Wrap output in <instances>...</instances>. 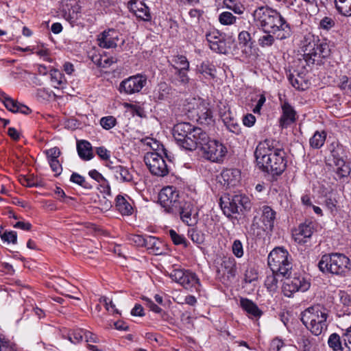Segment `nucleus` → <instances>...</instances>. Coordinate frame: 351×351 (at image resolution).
<instances>
[{
  "label": "nucleus",
  "mask_w": 351,
  "mask_h": 351,
  "mask_svg": "<svg viewBox=\"0 0 351 351\" xmlns=\"http://www.w3.org/2000/svg\"><path fill=\"white\" fill-rule=\"evenodd\" d=\"M254 156L258 168L272 176L282 174L287 167L285 152L274 139L261 141L256 146Z\"/></svg>",
  "instance_id": "f257e3e1"
},
{
  "label": "nucleus",
  "mask_w": 351,
  "mask_h": 351,
  "mask_svg": "<svg viewBox=\"0 0 351 351\" xmlns=\"http://www.w3.org/2000/svg\"><path fill=\"white\" fill-rule=\"evenodd\" d=\"M252 16L256 27L261 31H269L277 34V39L283 40L289 38L293 31L290 24L276 10L267 5L256 8Z\"/></svg>",
  "instance_id": "f03ea898"
},
{
  "label": "nucleus",
  "mask_w": 351,
  "mask_h": 351,
  "mask_svg": "<svg viewBox=\"0 0 351 351\" xmlns=\"http://www.w3.org/2000/svg\"><path fill=\"white\" fill-rule=\"evenodd\" d=\"M328 316V310L317 304L304 310L301 314V321L312 334L319 336L327 330Z\"/></svg>",
  "instance_id": "7ed1b4c3"
},
{
  "label": "nucleus",
  "mask_w": 351,
  "mask_h": 351,
  "mask_svg": "<svg viewBox=\"0 0 351 351\" xmlns=\"http://www.w3.org/2000/svg\"><path fill=\"white\" fill-rule=\"evenodd\" d=\"M202 132L199 128H195L189 123L182 122L174 125L173 136L180 147L191 151L197 147V142Z\"/></svg>",
  "instance_id": "20e7f679"
},
{
  "label": "nucleus",
  "mask_w": 351,
  "mask_h": 351,
  "mask_svg": "<svg viewBox=\"0 0 351 351\" xmlns=\"http://www.w3.org/2000/svg\"><path fill=\"white\" fill-rule=\"evenodd\" d=\"M318 267L322 272L345 276L351 269V262L350 258L343 254L332 253L322 256Z\"/></svg>",
  "instance_id": "39448f33"
},
{
  "label": "nucleus",
  "mask_w": 351,
  "mask_h": 351,
  "mask_svg": "<svg viewBox=\"0 0 351 351\" xmlns=\"http://www.w3.org/2000/svg\"><path fill=\"white\" fill-rule=\"evenodd\" d=\"M197 143L204 157L212 162H219L227 154V148L220 141L210 138L204 131L202 132Z\"/></svg>",
  "instance_id": "423d86ee"
},
{
  "label": "nucleus",
  "mask_w": 351,
  "mask_h": 351,
  "mask_svg": "<svg viewBox=\"0 0 351 351\" xmlns=\"http://www.w3.org/2000/svg\"><path fill=\"white\" fill-rule=\"evenodd\" d=\"M184 110L191 116L195 117L202 125H210L214 122L213 111L205 100L198 97H191L185 101Z\"/></svg>",
  "instance_id": "0eeeda50"
},
{
  "label": "nucleus",
  "mask_w": 351,
  "mask_h": 351,
  "mask_svg": "<svg viewBox=\"0 0 351 351\" xmlns=\"http://www.w3.org/2000/svg\"><path fill=\"white\" fill-rule=\"evenodd\" d=\"M268 265L271 271L284 277L289 276L292 269L291 256L283 247H276L269 253L267 258Z\"/></svg>",
  "instance_id": "6e6552de"
},
{
  "label": "nucleus",
  "mask_w": 351,
  "mask_h": 351,
  "mask_svg": "<svg viewBox=\"0 0 351 351\" xmlns=\"http://www.w3.org/2000/svg\"><path fill=\"white\" fill-rule=\"evenodd\" d=\"M220 206L227 217H231L234 213H239L243 209L250 208L249 198L241 194L224 195L220 198Z\"/></svg>",
  "instance_id": "1a4fd4ad"
},
{
  "label": "nucleus",
  "mask_w": 351,
  "mask_h": 351,
  "mask_svg": "<svg viewBox=\"0 0 351 351\" xmlns=\"http://www.w3.org/2000/svg\"><path fill=\"white\" fill-rule=\"evenodd\" d=\"M159 202L165 211L170 214H177L180 199L179 192L172 186L163 188L159 193Z\"/></svg>",
  "instance_id": "9d476101"
},
{
  "label": "nucleus",
  "mask_w": 351,
  "mask_h": 351,
  "mask_svg": "<svg viewBox=\"0 0 351 351\" xmlns=\"http://www.w3.org/2000/svg\"><path fill=\"white\" fill-rule=\"evenodd\" d=\"M144 162L152 175L164 177L169 173L166 161L156 152H147L144 156Z\"/></svg>",
  "instance_id": "9b49d317"
},
{
  "label": "nucleus",
  "mask_w": 351,
  "mask_h": 351,
  "mask_svg": "<svg viewBox=\"0 0 351 351\" xmlns=\"http://www.w3.org/2000/svg\"><path fill=\"white\" fill-rule=\"evenodd\" d=\"M305 61L308 64H313L317 57L326 58L330 55L329 45L324 42L316 44L315 41H309L302 47Z\"/></svg>",
  "instance_id": "f8f14e48"
},
{
  "label": "nucleus",
  "mask_w": 351,
  "mask_h": 351,
  "mask_svg": "<svg viewBox=\"0 0 351 351\" xmlns=\"http://www.w3.org/2000/svg\"><path fill=\"white\" fill-rule=\"evenodd\" d=\"M169 277L186 289H197L199 285V280L196 274L189 270L174 269L169 274Z\"/></svg>",
  "instance_id": "ddd939ff"
},
{
  "label": "nucleus",
  "mask_w": 351,
  "mask_h": 351,
  "mask_svg": "<svg viewBox=\"0 0 351 351\" xmlns=\"http://www.w3.org/2000/svg\"><path fill=\"white\" fill-rule=\"evenodd\" d=\"M147 82V76L138 73L123 80L119 84V90L126 95L139 93L146 86Z\"/></svg>",
  "instance_id": "4468645a"
},
{
  "label": "nucleus",
  "mask_w": 351,
  "mask_h": 351,
  "mask_svg": "<svg viewBox=\"0 0 351 351\" xmlns=\"http://www.w3.org/2000/svg\"><path fill=\"white\" fill-rule=\"evenodd\" d=\"M237 261L232 256H224L217 266V275L223 283L231 281L237 275Z\"/></svg>",
  "instance_id": "2eb2a0df"
},
{
  "label": "nucleus",
  "mask_w": 351,
  "mask_h": 351,
  "mask_svg": "<svg viewBox=\"0 0 351 351\" xmlns=\"http://www.w3.org/2000/svg\"><path fill=\"white\" fill-rule=\"evenodd\" d=\"M287 276V280L282 286L284 294L291 297L293 293L296 291H306L310 287V283L301 275H296L291 278Z\"/></svg>",
  "instance_id": "dca6fc26"
},
{
  "label": "nucleus",
  "mask_w": 351,
  "mask_h": 351,
  "mask_svg": "<svg viewBox=\"0 0 351 351\" xmlns=\"http://www.w3.org/2000/svg\"><path fill=\"white\" fill-rule=\"evenodd\" d=\"M315 230V224L311 221H305L292 230V237L298 244H304Z\"/></svg>",
  "instance_id": "f3484780"
},
{
  "label": "nucleus",
  "mask_w": 351,
  "mask_h": 351,
  "mask_svg": "<svg viewBox=\"0 0 351 351\" xmlns=\"http://www.w3.org/2000/svg\"><path fill=\"white\" fill-rule=\"evenodd\" d=\"M178 213L181 220L188 226H194L198 221V212L191 202H182Z\"/></svg>",
  "instance_id": "a211bd4d"
},
{
  "label": "nucleus",
  "mask_w": 351,
  "mask_h": 351,
  "mask_svg": "<svg viewBox=\"0 0 351 351\" xmlns=\"http://www.w3.org/2000/svg\"><path fill=\"white\" fill-rule=\"evenodd\" d=\"M206 38L211 50L219 53H228V47L224 36L218 30L209 31L206 34Z\"/></svg>",
  "instance_id": "6ab92c4d"
},
{
  "label": "nucleus",
  "mask_w": 351,
  "mask_h": 351,
  "mask_svg": "<svg viewBox=\"0 0 351 351\" xmlns=\"http://www.w3.org/2000/svg\"><path fill=\"white\" fill-rule=\"evenodd\" d=\"M61 11L63 17L71 24L75 23L81 16V6L75 0H66L62 2Z\"/></svg>",
  "instance_id": "aec40b11"
},
{
  "label": "nucleus",
  "mask_w": 351,
  "mask_h": 351,
  "mask_svg": "<svg viewBox=\"0 0 351 351\" xmlns=\"http://www.w3.org/2000/svg\"><path fill=\"white\" fill-rule=\"evenodd\" d=\"M119 32L114 29L104 30L97 36L98 45L104 49L115 48L119 40Z\"/></svg>",
  "instance_id": "412c9836"
},
{
  "label": "nucleus",
  "mask_w": 351,
  "mask_h": 351,
  "mask_svg": "<svg viewBox=\"0 0 351 351\" xmlns=\"http://www.w3.org/2000/svg\"><path fill=\"white\" fill-rule=\"evenodd\" d=\"M221 177L224 185L228 187L237 186L241 180V172L237 169H226L221 173Z\"/></svg>",
  "instance_id": "4be33fe9"
},
{
  "label": "nucleus",
  "mask_w": 351,
  "mask_h": 351,
  "mask_svg": "<svg viewBox=\"0 0 351 351\" xmlns=\"http://www.w3.org/2000/svg\"><path fill=\"white\" fill-rule=\"evenodd\" d=\"M240 305L250 319H258L263 315V311L251 300L247 298H241Z\"/></svg>",
  "instance_id": "5701e85b"
},
{
  "label": "nucleus",
  "mask_w": 351,
  "mask_h": 351,
  "mask_svg": "<svg viewBox=\"0 0 351 351\" xmlns=\"http://www.w3.org/2000/svg\"><path fill=\"white\" fill-rule=\"evenodd\" d=\"M130 10L137 18L144 21H149L152 19L149 8L141 1L131 3Z\"/></svg>",
  "instance_id": "b1692460"
},
{
  "label": "nucleus",
  "mask_w": 351,
  "mask_h": 351,
  "mask_svg": "<svg viewBox=\"0 0 351 351\" xmlns=\"http://www.w3.org/2000/svg\"><path fill=\"white\" fill-rule=\"evenodd\" d=\"M276 212L269 206H264L262 208L261 221L265 231H272L276 219Z\"/></svg>",
  "instance_id": "393cba45"
},
{
  "label": "nucleus",
  "mask_w": 351,
  "mask_h": 351,
  "mask_svg": "<svg viewBox=\"0 0 351 351\" xmlns=\"http://www.w3.org/2000/svg\"><path fill=\"white\" fill-rule=\"evenodd\" d=\"M130 198L127 195H118L115 199V206L123 215H130L133 211Z\"/></svg>",
  "instance_id": "a878e982"
},
{
  "label": "nucleus",
  "mask_w": 351,
  "mask_h": 351,
  "mask_svg": "<svg viewBox=\"0 0 351 351\" xmlns=\"http://www.w3.org/2000/svg\"><path fill=\"white\" fill-rule=\"evenodd\" d=\"M282 115L280 117V125L282 127H287L295 121V111L288 103L284 102L282 105Z\"/></svg>",
  "instance_id": "bb28decb"
},
{
  "label": "nucleus",
  "mask_w": 351,
  "mask_h": 351,
  "mask_svg": "<svg viewBox=\"0 0 351 351\" xmlns=\"http://www.w3.org/2000/svg\"><path fill=\"white\" fill-rule=\"evenodd\" d=\"M333 165V171L335 172V178L338 180L347 178L351 171L350 163L345 160H338L337 163Z\"/></svg>",
  "instance_id": "cd10ccee"
},
{
  "label": "nucleus",
  "mask_w": 351,
  "mask_h": 351,
  "mask_svg": "<svg viewBox=\"0 0 351 351\" xmlns=\"http://www.w3.org/2000/svg\"><path fill=\"white\" fill-rule=\"evenodd\" d=\"M77 150L80 158L84 160H89L93 157L91 144L87 141H78Z\"/></svg>",
  "instance_id": "c85d7f7f"
},
{
  "label": "nucleus",
  "mask_w": 351,
  "mask_h": 351,
  "mask_svg": "<svg viewBox=\"0 0 351 351\" xmlns=\"http://www.w3.org/2000/svg\"><path fill=\"white\" fill-rule=\"evenodd\" d=\"M5 107L10 111L14 113H21L24 114H28L30 113V109L25 105H23L13 99L6 100V103L4 104Z\"/></svg>",
  "instance_id": "c756f323"
},
{
  "label": "nucleus",
  "mask_w": 351,
  "mask_h": 351,
  "mask_svg": "<svg viewBox=\"0 0 351 351\" xmlns=\"http://www.w3.org/2000/svg\"><path fill=\"white\" fill-rule=\"evenodd\" d=\"M162 243L155 237L146 236L145 247L152 253L158 255L162 253Z\"/></svg>",
  "instance_id": "7c9ffc66"
},
{
  "label": "nucleus",
  "mask_w": 351,
  "mask_h": 351,
  "mask_svg": "<svg viewBox=\"0 0 351 351\" xmlns=\"http://www.w3.org/2000/svg\"><path fill=\"white\" fill-rule=\"evenodd\" d=\"M113 169L117 180L123 182H130L133 180V176L127 167L118 165Z\"/></svg>",
  "instance_id": "2f4dec72"
},
{
  "label": "nucleus",
  "mask_w": 351,
  "mask_h": 351,
  "mask_svg": "<svg viewBox=\"0 0 351 351\" xmlns=\"http://www.w3.org/2000/svg\"><path fill=\"white\" fill-rule=\"evenodd\" d=\"M51 83L55 88H63L66 80L61 71L58 69H51L50 71Z\"/></svg>",
  "instance_id": "473e14b6"
},
{
  "label": "nucleus",
  "mask_w": 351,
  "mask_h": 351,
  "mask_svg": "<svg viewBox=\"0 0 351 351\" xmlns=\"http://www.w3.org/2000/svg\"><path fill=\"white\" fill-rule=\"evenodd\" d=\"M263 34L258 39V44L262 48H268L271 47L277 39V34H274L271 32L262 31Z\"/></svg>",
  "instance_id": "72a5a7b5"
},
{
  "label": "nucleus",
  "mask_w": 351,
  "mask_h": 351,
  "mask_svg": "<svg viewBox=\"0 0 351 351\" xmlns=\"http://www.w3.org/2000/svg\"><path fill=\"white\" fill-rule=\"evenodd\" d=\"M326 138V132L316 131L313 136L309 139L310 146L313 149H319L324 145Z\"/></svg>",
  "instance_id": "f704fd0d"
},
{
  "label": "nucleus",
  "mask_w": 351,
  "mask_h": 351,
  "mask_svg": "<svg viewBox=\"0 0 351 351\" xmlns=\"http://www.w3.org/2000/svg\"><path fill=\"white\" fill-rule=\"evenodd\" d=\"M169 93V88L165 83L160 84L153 92V99L156 101L165 99Z\"/></svg>",
  "instance_id": "c9c22d12"
},
{
  "label": "nucleus",
  "mask_w": 351,
  "mask_h": 351,
  "mask_svg": "<svg viewBox=\"0 0 351 351\" xmlns=\"http://www.w3.org/2000/svg\"><path fill=\"white\" fill-rule=\"evenodd\" d=\"M335 8L341 15L351 16V0H335Z\"/></svg>",
  "instance_id": "e433bc0d"
},
{
  "label": "nucleus",
  "mask_w": 351,
  "mask_h": 351,
  "mask_svg": "<svg viewBox=\"0 0 351 351\" xmlns=\"http://www.w3.org/2000/svg\"><path fill=\"white\" fill-rule=\"evenodd\" d=\"M199 72L205 77L215 78L216 76L215 66L208 62H203L198 68Z\"/></svg>",
  "instance_id": "4c0bfd02"
},
{
  "label": "nucleus",
  "mask_w": 351,
  "mask_h": 351,
  "mask_svg": "<svg viewBox=\"0 0 351 351\" xmlns=\"http://www.w3.org/2000/svg\"><path fill=\"white\" fill-rule=\"evenodd\" d=\"M330 151L331 160L334 164L337 163L338 160H344L341 156L343 149L337 143H332L329 147Z\"/></svg>",
  "instance_id": "58836bf2"
},
{
  "label": "nucleus",
  "mask_w": 351,
  "mask_h": 351,
  "mask_svg": "<svg viewBox=\"0 0 351 351\" xmlns=\"http://www.w3.org/2000/svg\"><path fill=\"white\" fill-rule=\"evenodd\" d=\"M86 331L82 328L73 329L68 334V339L73 343H78L84 339Z\"/></svg>",
  "instance_id": "ea45409f"
},
{
  "label": "nucleus",
  "mask_w": 351,
  "mask_h": 351,
  "mask_svg": "<svg viewBox=\"0 0 351 351\" xmlns=\"http://www.w3.org/2000/svg\"><path fill=\"white\" fill-rule=\"evenodd\" d=\"M171 62L173 63V67L178 69H189V62L186 58L182 55H178L173 57Z\"/></svg>",
  "instance_id": "a19ab883"
},
{
  "label": "nucleus",
  "mask_w": 351,
  "mask_h": 351,
  "mask_svg": "<svg viewBox=\"0 0 351 351\" xmlns=\"http://www.w3.org/2000/svg\"><path fill=\"white\" fill-rule=\"evenodd\" d=\"M70 181L86 189H90L93 187L84 176L77 173H73L71 174Z\"/></svg>",
  "instance_id": "79ce46f5"
},
{
  "label": "nucleus",
  "mask_w": 351,
  "mask_h": 351,
  "mask_svg": "<svg viewBox=\"0 0 351 351\" xmlns=\"http://www.w3.org/2000/svg\"><path fill=\"white\" fill-rule=\"evenodd\" d=\"M219 22L223 25H231L236 23L237 17L230 12H223L218 17Z\"/></svg>",
  "instance_id": "37998d69"
},
{
  "label": "nucleus",
  "mask_w": 351,
  "mask_h": 351,
  "mask_svg": "<svg viewBox=\"0 0 351 351\" xmlns=\"http://www.w3.org/2000/svg\"><path fill=\"white\" fill-rule=\"evenodd\" d=\"M289 80L291 85L297 90H303L307 86L306 82L299 75H298L296 77L294 76L293 75H289Z\"/></svg>",
  "instance_id": "c03bdc74"
},
{
  "label": "nucleus",
  "mask_w": 351,
  "mask_h": 351,
  "mask_svg": "<svg viewBox=\"0 0 351 351\" xmlns=\"http://www.w3.org/2000/svg\"><path fill=\"white\" fill-rule=\"evenodd\" d=\"M32 53H36L37 56L43 58L44 60L51 62V59L49 57V50L47 49L44 44L38 45L36 47H34V51Z\"/></svg>",
  "instance_id": "a18cd8bd"
},
{
  "label": "nucleus",
  "mask_w": 351,
  "mask_h": 351,
  "mask_svg": "<svg viewBox=\"0 0 351 351\" xmlns=\"http://www.w3.org/2000/svg\"><path fill=\"white\" fill-rule=\"evenodd\" d=\"M328 346L332 348L334 350H341L343 351V344L341 343V341L340 340V337L336 334L333 333L332 334L328 339Z\"/></svg>",
  "instance_id": "49530a36"
},
{
  "label": "nucleus",
  "mask_w": 351,
  "mask_h": 351,
  "mask_svg": "<svg viewBox=\"0 0 351 351\" xmlns=\"http://www.w3.org/2000/svg\"><path fill=\"white\" fill-rule=\"evenodd\" d=\"M276 274H277L272 271L271 274L267 276L265 280V285L270 291H275L278 287V280Z\"/></svg>",
  "instance_id": "de8ad7c7"
},
{
  "label": "nucleus",
  "mask_w": 351,
  "mask_h": 351,
  "mask_svg": "<svg viewBox=\"0 0 351 351\" xmlns=\"http://www.w3.org/2000/svg\"><path fill=\"white\" fill-rule=\"evenodd\" d=\"M223 121L230 132L236 134L240 133L241 128L237 121L233 119H228V117H226L223 119Z\"/></svg>",
  "instance_id": "09e8293b"
},
{
  "label": "nucleus",
  "mask_w": 351,
  "mask_h": 351,
  "mask_svg": "<svg viewBox=\"0 0 351 351\" xmlns=\"http://www.w3.org/2000/svg\"><path fill=\"white\" fill-rule=\"evenodd\" d=\"M188 235L195 243L202 244L204 241V235L200 231L191 228L188 231Z\"/></svg>",
  "instance_id": "8fccbe9b"
},
{
  "label": "nucleus",
  "mask_w": 351,
  "mask_h": 351,
  "mask_svg": "<svg viewBox=\"0 0 351 351\" xmlns=\"http://www.w3.org/2000/svg\"><path fill=\"white\" fill-rule=\"evenodd\" d=\"M116 124H117V119L113 116L104 117L100 119L101 126L106 130L112 129V128H114L116 125Z\"/></svg>",
  "instance_id": "3c124183"
},
{
  "label": "nucleus",
  "mask_w": 351,
  "mask_h": 351,
  "mask_svg": "<svg viewBox=\"0 0 351 351\" xmlns=\"http://www.w3.org/2000/svg\"><path fill=\"white\" fill-rule=\"evenodd\" d=\"M232 254L238 258H241L244 254L243 246L242 242L239 239H235L232 245Z\"/></svg>",
  "instance_id": "603ef678"
},
{
  "label": "nucleus",
  "mask_w": 351,
  "mask_h": 351,
  "mask_svg": "<svg viewBox=\"0 0 351 351\" xmlns=\"http://www.w3.org/2000/svg\"><path fill=\"white\" fill-rule=\"evenodd\" d=\"M44 153L46 154L48 162L58 160L61 154V152L58 147H54L49 149H46Z\"/></svg>",
  "instance_id": "864d4df0"
},
{
  "label": "nucleus",
  "mask_w": 351,
  "mask_h": 351,
  "mask_svg": "<svg viewBox=\"0 0 351 351\" xmlns=\"http://www.w3.org/2000/svg\"><path fill=\"white\" fill-rule=\"evenodd\" d=\"M258 279V273L253 267H247L244 274V281L246 283H251Z\"/></svg>",
  "instance_id": "5fc2aeb1"
},
{
  "label": "nucleus",
  "mask_w": 351,
  "mask_h": 351,
  "mask_svg": "<svg viewBox=\"0 0 351 351\" xmlns=\"http://www.w3.org/2000/svg\"><path fill=\"white\" fill-rule=\"evenodd\" d=\"M169 234L175 245L183 244L184 246L187 245L186 240L184 237L178 234L174 230H170Z\"/></svg>",
  "instance_id": "6e6d98bb"
},
{
  "label": "nucleus",
  "mask_w": 351,
  "mask_h": 351,
  "mask_svg": "<svg viewBox=\"0 0 351 351\" xmlns=\"http://www.w3.org/2000/svg\"><path fill=\"white\" fill-rule=\"evenodd\" d=\"M342 337L343 340V351H351V326L346 330Z\"/></svg>",
  "instance_id": "4d7b16f0"
},
{
  "label": "nucleus",
  "mask_w": 351,
  "mask_h": 351,
  "mask_svg": "<svg viewBox=\"0 0 351 351\" xmlns=\"http://www.w3.org/2000/svg\"><path fill=\"white\" fill-rule=\"evenodd\" d=\"M204 11L199 9H191L189 12V16L191 23H197L202 17Z\"/></svg>",
  "instance_id": "13d9d810"
},
{
  "label": "nucleus",
  "mask_w": 351,
  "mask_h": 351,
  "mask_svg": "<svg viewBox=\"0 0 351 351\" xmlns=\"http://www.w3.org/2000/svg\"><path fill=\"white\" fill-rule=\"evenodd\" d=\"M1 237L3 241L7 242L8 243H16L17 234L15 231H5L1 235Z\"/></svg>",
  "instance_id": "bf43d9fd"
},
{
  "label": "nucleus",
  "mask_w": 351,
  "mask_h": 351,
  "mask_svg": "<svg viewBox=\"0 0 351 351\" xmlns=\"http://www.w3.org/2000/svg\"><path fill=\"white\" fill-rule=\"evenodd\" d=\"M242 54L245 58H250L254 55L253 43L239 45Z\"/></svg>",
  "instance_id": "052dcab7"
},
{
  "label": "nucleus",
  "mask_w": 351,
  "mask_h": 351,
  "mask_svg": "<svg viewBox=\"0 0 351 351\" xmlns=\"http://www.w3.org/2000/svg\"><path fill=\"white\" fill-rule=\"evenodd\" d=\"M188 69H178L176 70V75L177 80L183 85H186L189 82V77L187 75L186 71Z\"/></svg>",
  "instance_id": "680f3d73"
},
{
  "label": "nucleus",
  "mask_w": 351,
  "mask_h": 351,
  "mask_svg": "<svg viewBox=\"0 0 351 351\" xmlns=\"http://www.w3.org/2000/svg\"><path fill=\"white\" fill-rule=\"evenodd\" d=\"M239 44L253 43L251 34L247 31H241L238 35Z\"/></svg>",
  "instance_id": "e2e57ef3"
},
{
  "label": "nucleus",
  "mask_w": 351,
  "mask_h": 351,
  "mask_svg": "<svg viewBox=\"0 0 351 351\" xmlns=\"http://www.w3.org/2000/svg\"><path fill=\"white\" fill-rule=\"evenodd\" d=\"M335 24V21L332 19L325 16L321 20L319 27L323 29L328 30L334 27Z\"/></svg>",
  "instance_id": "0e129e2a"
},
{
  "label": "nucleus",
  "mask_w": 351,
  "mask_h": 351,
  "mask_svg": "<svg viewBox=\"0 0 351 351\" xmlns=\"http://www.w3.org/2000/svg\"><path fill=\"white\" fill-rule=\"evenodd\" d=\"M96 153L99 157L103 160H109L110 158V152L104 147H99L96 148Z\"/></svg>",
  "instance_id": "69168bd1"
},
{
  "label": "nucleus",
  "mask_w": 351,
  "mask_h": 351,
  "mask_svg": "<svg viewBox=\"0 0 351 351\" xmlns=\"http://www.w3.org/2000/svg\"><path fill=\"white\" fill-rule=\"evenodd\" d=\"M284 346V341L281 339L276 337L270 343V351H280Z\"/></svg>",
  "instance_id": "338daca9"
},
{
  "label": "nucleus",
  "mask_w": 351,
  "mask_h": 351,
  "mask_svg": "<svg viewBox=\"0 0 351 351\" xmlns=\"http://www.w3.org/2000/svg\"><path fill=\"white\" fill-rule=\"evenodd\" d=\"M337 200L331 197L326 198L325 202L326 206L333 215L337 212Z\"/></svg>",
  "instance_id": "774afa93"
}]
</instances>
